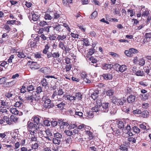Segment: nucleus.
Listing matches in <instances>:
<instances>
[{"instance_id": "35", "label": "nucleus", "mask_w": 151, "mask_h": 151, "mask_svg": "<svg viewBox=\"0 0 151 151\" xmlns=\"http://www.w3.org/2000/svg\"><path fill=\"white\" fill-rule=\"evenodd\" d=\"M132 130L136 133H139L140 132V129L136 126H134L132 127Z\"/></svg>"}, {"instance_id": "48", "label": "nucleus", "mask_w": 151, "mask_h": 151, "mask_svg": "<svg viewBox=\"0 0 151 151\" xmlns=\"http://www.w3.org/2000/svg\"><path fill=\"white\" fill-rule=\"evenodd\" d=\"M129 49L131 53L133 55V54L137 53L138 52V51L137 50L133 48H130Z\"/></svg>"}, {"instance_id": "10", "label": "nucleus", "mask_w": 151, "mask_h": 151, "mask_svg": "<svg viewBox=\"0 0 151 151\" xmlns=\"http://www.w3.org/2000/svg\"><path fill=\"white\" fill-rule=\"evenodd\" d=\"M14 92L13 91H9L8 92L5 93V96L7 98H9L11 97H12L13 96L14 97L15 96Z\"/></svg>"}, {"instance_id": "50", "label": "nucleus", "mask_w": 151, "mask_h": 151, "mask_svg": "<svg viewBox=\"0 0 151 151\" xmlns=\"http://www.w3.org/2000/svg\"><path fill=\"white\" fill-rule=\"evenodd\" d=\"M59 47L61 48L62 49L64 50V47L65 46H64V44L63 43V42L60 41L59 42Z\"/></svg>"}, {"instance_id": "27", "label": "nucleus", "mask_w": 151, "mask_h": 151, "mask_svg": "<svg viewBox=\"0 0 151 151\" xmlns=\"http://www.w3.org/2000/svg\"><path fill=\"white\" fill-rule=\"evenodd\" d=\"M117 125L118 127L120 129L122 128L124 126V123L122 121H119L118 122Z\"/></svg>"}, {"instance_id": "12", "label": "nucleus", "mask_w": 151, "mask_h": 151, "mask_svg": "<svg viewBox=\"0 0 151 151\" xmlns=\"http://www.w3.org/2000/svg\"><path fill=\"white\" fill-rule=\"evenodd\" d=\"M99 93V91L98 90L94 91L92 93L91 97L93 99L95 100L98 96Z\"/></svg>"}, {"instance_id": "64", "label": "nucleus", "mask_w": 151, "mask_h": 151, "mask_svg": "<svg viewBox=\"0 0 151 151\" xmlns=\"http://www.w3.org/2000/svg\"><path fill=\"white\" fill-rule=\"evenodd\" d=\"M8 63L6 61H4L1 64H0V65L1 66L3 67H7V65Z\"/></svg>"}, {"instance_id": "25", "label": "nucleus", "mask_w": 151, "mask_h": 151, "mask_svg": "<svg viewBox=\"0 0 151 151\" xmlns=\"http://www.w3.org/2000/svg\"><path fill=\"white\" fill-rule=\"evenodd\" d=\"M52 57L54 58H58L60 56V54L58 52H52Z\"/></svg>"}, {"instance_id": "49", "label": "nucleus", "mask_w": 151, "mask_h": 151, "mask_svg": "<svg viewBox=\"0 0 151 151\" xmlns=\"http://www.w3.org/2000/svg\"><path fill=\"white\" fill-rule=\"evenodd\" d=\"M145 64V61L143 59L139 60V65L141 66Z\"/></svg>"}, {"instance_id": "52", "label": "nucleus", "mask_w": 151, "mask_h": 151, "mask_svg": "<svg viewBox=\"0 0 151 151\" xmlns=\"http://www.w3.org/2000/svg\"><path fill=\"white\" fill-rule=\"evenodd\" d=\"M118 99H117L115 97H113L111 99V102L115 104H116L117 101V100Z\"/></svg>"}, {"instance_id": "1", "label": "nucleus", "mask_w": 151, "mask_h": 151, "mask_svg": "<svg viewBox=\"0 0 151 151\" xmlns=\"http://www.w3.org/2000/svg\"><path fill=\"white\" fill-rule=\"evenodd\" d=\"M109 103H103L100 107V111L103 112H107L109 110Z\"/></svg>"}, {"instance_id": "53", "label": "nucleus", "mask_w": 151, "mask_h": 151, "mask_svg": "<svg viewBox=\"0 0 151 151\" xmlns=\"http://www.w3.org/2000/svg\"><path fill=\"white\" fill-rule=\"evenodd\" d=\"M72 65L71 64L68 65H66L65 67L66 71L68 72L70 70L71 68H72Z\"/></svg>"}, {"instance_id": "22", "label": "nucleus", "mask_w": 151, "mask_h": 151, "mask_svg": "<svg viewBox=\"0 0 151 151\" xmlns=\"http://www.w3.org/2000/svg\"><path fill=\"white\" fill-rule=\"evenodd\" d=\"M10 119L12 122H17L18 119L16 116L12 115L10 116Z\"/></svg>"}, {"instance_id": "5", "label": "nucleus", "mask_w": 151, "mask_h": 151, "mask_svg": "<svg viewBox=\"0 0 151 151\" xmlns=\"http://www.w3.org/2000/svg\"><path fill=\"white\" fill-rule=\"evenodd\" d=\"M63 98L65 99H66L67 100H69L70 101H74V96L68 94L67 93H65L64 95L63 96Z\"/></svg>"}, {"instance_id": "4", "label": "nucleus", "mask_w": 151, "mask_h": 151, "mask_svg": "<svg viewBox=\"0 0 151 151\" xmlns=\"http://www.w3.org/2000/svg\"><path fill=\"white\" fill-rule=\"evenodd\" d=\"M28 127L29 129L34 128L37 130H38L39 129V127L36 124H34L33 122L29 121L28 122Z\"/></svg>"}, {"instance_id": "58", "label": "nucleus", "mask_w": 151, "mask_h": 151, "mask_svg": "<svg viewBox=\"0 0 151 151\" xmlns=\"http://www.w3.org/2000/svg\"><path fill=\"white\" fill-rule=\"evenodd\" d=\"M22 104V103L21 101H19L18 102H16L15 104V106L16 107H20L21 104Z\"/></svg>"}, {"instance_id": "38", "label": "nucleus", "mask_w": 151, "mask_h": 151, "mask_svg": "<svg viewBox=\"0 0 151 151\" xmlns=\"http://www.w3.org/2000/svg\"><path fill=\"white\" fill-rule=\"evenodd\" d=\"M44 125L46 126H50V125L51 123L50 120H45L43 122Z\"/></svg>"}, {"instance_id": "8", "label": "nucleus", "mask_w": 151, "mask_h": 151, "mask_svg": "<svg viewBox=\"0 0 151 151\" xmlns=\"http://www.w3.org/2000/svg\"><path fill=\"white\" fill-rule=\"evenodd\" d=\"M126 101V99L124 97L122 99H118L116 104L118 106H122Z\"/></svg>"}, {"instance_id": "7", "label": "nucleus", "mask_w": 151, "mask_h": 151, "mask_svg": "<svg viewBox=\"0 0 151 151\" xmlns=\"http://www.w3.org/2000/svg\"><path fill=\"white\" fill-rule=\"evenodd\" d=\"M135 99V96L132 94L127 97V100L128 103H132L134 102Z\"/></svg>"}, {"instance_id": "3", "label": "nucleus", "mask_w": 151, "mask_h": 151, "mask_svg": "<svg viewBox=\"0 0 151 151\" xmlns=\"http://www.w3.org/2000/svg\"><path fill=\"white\" fill-rule=\"evenodd\" d=\"M54 30L59 32L63 30V25L58 24L53 27Z\"/></svg>"}, {"instance_id": "21", "label": "nucleus", "mask_w": 151, "mask_h": 151, "mask_svg": "<svg viewBox=\"0 0 151 151\" xmlns=\"http://www.w3.org/2000/svg\"><path fill=\"white\" fill-rule=\"evenodd\" d=\"M66 35H58L57 39L59 41L60 40H63L66 38Z\"/></svg>"}, {"instance_id": "62", "label": "nucleus", "mask_w": 151, "mask_h": 151, "mask_svg": "<svg viewBox=\"0 0 151 151\" xmlns=\"http://www.w3.org/2000/svg\"><path fill=\"white\" fill-rule=\"evenodd\" d=\"M145 37L146 38H151V33H145Z\"/></svg>"}, {"instance_id": "55", "label": "nucleus", "mask_w": 151, "mask_h": 151, "mask_svg": "<svg viewBox=\"0 0 151 151\" xmlns=\"http://www.w3.org/2000/svg\"><path fill=\"white\" fill-rule=\"evenodd\" d=\"M4 28L7 31V32H9L10 30V28L8 25H5Z\"/></svg>"}, {"instance_id": "17", "label": "nucleus", "mask_w": 151, "mask_h": 151, "mask_svg": "<svg viewBox=\"0 0 151 151\" xmlns=\"http://www.w3.org/2000/svg\"><path fill=\"white\" fill-rule=\"evenodd\" d=\"M59 123L60 125V128H61L62 126H68L69 125L68 123L67 122H64L62 120H59ZM62 127L63 128V127Z\"/></svg>"}, {"instance_id": "23", "label": "nucleus", "mask_w": 151, "mask_h": 151, "mask_svg": "<svg viewBox=\"0 0 151 151\" xmlns=\"http://www.w3.org/2000/svg\"><path fill=\"white\" fill-rule=\"evenodd\" d=\"M17 53L18 56L20 58H24L26 56L25 54L23 52H18Z\"/></svg>"}, {"instance_id": "9", "label": "nucleus", "mask_w": 151, "mask_h": 151, "mask_svg": "<svg viewBox=\"0 0 151 151\" xmlns=\"http://www.w3.org/2000/svg\"><path fill=\"white\" fill-rule=\"evenodd\" d=\"M32 119H33V121L34 122L36 123V124L37 126L39 124H41V122H40V119L37 116H35L32 118Z\"/></svg>"}, {"instance_id": "47", "label": "nucleus", "mask_w": 151, "mask_h": 151, "mask_svg": "<svg viewBox=\"0 0 151 151\" xmlns=\"http://www.w3.org/2000/svg\"><path fill=\"white\" fill-rule=\"evenodd\" d=\"M81 78L83 79L84 80L87 78V76L85 72H83L81 74Z\"/></svg>"}, {"instance_id": "51", "label": "nucleus", "mask_w": 151, "mask_h": 151, "mask_svg": "<svg viewBox=\"0 0 151 151\" xmlns=\"http://www.w3.org/2000/svg\"><path fill=\"white\" fill-rule=\"evenodd\" d=\"M71 129V131H72V134H73V135H74L76 134H78V131L76 129Z\"/></svg>"}, {"instance_id": "18", "label": "nucleus", "mask_w": 151, "mask_h": 151, "mask_svg": "<svg viewBox=\"0 0 151 151\" xmlns=\"http://www.w3.org/2000/svg\"><path fill=\"white\" fill-rule=\"evenodd\" d=\"M111 129L115 133L116 136H118L121 134V132H120L119 130V129L116 128L113 129L112 127H111Z\"/></svg>"}, {"instance_id": "28", "label": "nucleus", "mask_w": 151, "mask_h": 151, "mask_svg": "<svg viewBox=\"0 0 151 151\" xmlns=\"http://www.w3.org/2000/svg\"><path fill=\"white\" fill-rule=\"evenodd\" d=\"M10 111L12 114L16 115L18 114L19 113L17 109L16 108H12L10 109Z\"/></svg>"}, {"instance_id": "36", "label": "nucleus", "mask_w": 151, "mask_h": 151, "mask_svg": "<svg viewBox=\"0 0 151 151\" xmlns=\"http://www.w3.org/2000/svg\"><path fill=\"white\" fill-rule=\"evenodd\" d=\"M64 132L66 134L67 136H70L73 135L72 134V131H71V129H70L69 130H65Z\"/></svg>"}, {"instance_id": "54", "label": "nucleus", "mask_w": 151, "mask_h": 151, "mask_svg": "<svg viewBox=\"0 0 151 151\" xmlns=\"http://www.w3.org/2000/svg\"><path fill=\"white\" fill-rule=\"evenodd\" d=\"M1 105L4 106H9L8 103L7 102L5 101H1Z\"/></svg>"}, {"instance_id": "61", "label": "nucleus", "mask_w": 151, "mask_h": 151, "mask_svg": "<svg viewBox=\"0 0 151 151\" xmlns=\"http://www.w3.org/2000/svg\"><path fill=\"white\" fill-rule=\"evenodd\" d=\"M77 128L78 129H84L85 128V125L83 124H81L78 126H77Z\"/></svg>"}, {"instance_id": "63", "label": "nucleus", "mask_w": 151, "mask_h": 151, "mask_svg": "<svg viewBox=\"0 0 151 151\" xmlns=\"http://www.w3.org/2000/svg\"><path fill=\"white\" fill-rule=\"evenodd\" d=\"M42 91V88L40 86H39L37 88L36 92L37 93H40Z\"/></svg>"}, {"instance_id": "14", "label": "nucleus", "mask_w": 151, "mask_h": 151, "mask_svg": "<svg viewBox=\"0 0 151 151\" xmlns=\"http://www.w3.org/2000/svg\"><path fill=\"white\" fill-rule=\"evenodd\" d=\"M52 12H50L49 14L46 13L45 14V18L46 20H51L52 19Z\"/></svg>"}, {"instance_id": "15", "label": "nucleus", "mask_w": 151, "mask_h": 151, "mask_svg": "<svg viewBox=\"0 0 151 151\" xmlns=\"http://www.w3.org/2000/svg\"><path fill=\"white\" fill-rule=\"evenodd\" d=\"M127 69L126 66L124 65H120V68L117 69L116 68V70L119 71L121 72H123L125 71Z\"/></svg>"}, {"instance_id": "24", "label": "nucleus", "mask_w": 151, "mask_h": 151, "mask_svg": "<svg viewBox=\"0 0 151 151\" xmlns=\"http://www.w3.org/2000/svg\"><path fill=\"white\" fill-rule=\"evenodd\" d=\"M100 107H101L99 106H95L93 108V112H97L99 111H100Z\"/></svg>"}, {"instance_id": "13", "label": "nucleus", "mask_w": 151, "mask_h": 151, "mask_svg": "<svg viewBox=\"0 0 151 151\" xmlns=\"http://www.w3.org/2000/svg\"><path fill=\"white\" fill-rule=\"evenodd\" d=\"M82 95L79 93H77L74 96V100H80L82 99Z\"/></svg>"}, {"instance_id": "29", "label": "nucleus", "mask_w": 151, "mask_h": 151, "mask_svg": "<svg viewBox=\"0 0 151 151\" xmlns=\"http://www.w3.org/2000/svg\"><path fill=\"white\" fill-rule=\"evenodd\" d=\"M54 138L61 139L62 138V135L58 132L54 134Z\"/></svg>"}, {"instance_id": "34", "label": "nucleus", "mask_w": 151, "mask_h": 151, "mask_svg": "<svg viewBox=\"0 0 151 151\" xmlns=\"http://www.w3.org/2000/svg\"><path fill=\"white\" fill-rule=\"evenodd\" d=\"M93 111H89L87 112L86 114L88 117L90 118H93L94 116V114L93 113Z\"/></svg>"}, {"instance_id": "30", "label": "nucleus", "mask_w": 151, "mask_h": 151, "mask_svg": "<svg viewBox=\"0 0 151 151\" xmlns=\"http://www.w3.org/2000/svg\"><path fill=\"white\" fill-rule=\"evenodd\" d=\"M134 73L137 76H142L144 74V72L140 70L136 71Z\"/></svg>"}, {"instance_id": "57", "label": "nucleus", "mask_w": 151, "mask_h": 151, "mask_svg": "<svg viewBox=\"0 0 151 151\" xmlns=\"http://www.w3.org/2000/svg\"><path fill=\"white\" fill-rule=\"evenodd\" d=\"M128 140L129 142H132L133 143H135L136 139L133 137H129L128 138Z\"/></svg>"}, {"instance_id": "37", "label": "nucleus", "mask_w": 151, "mask_h": 151, "mask_svg": "<svg viewBox=\"0 0 151 151\" xmlns=\"http://www.w3.org/2000/svg\"><path fill=\"white\" fill-rule=\"evenodd\" d=\"M114 93V91L113 90L110 89L108 90L106 92V95L109 96H111Z\"/></svg>"}, {"instance_id": "56", "label": "nucleus", "mask_w": 151, "mask_h": 151, "mask_svg": "<svg viewBox=\"0 0 151 151\" xmlns=\"http://www.w3.org/2000/svg\"><path fill=\"white\" fill-rule=\"evenodd\" d=\"M0 111L2 112V113L4 112L7 113V111L5 108L4 107H0Z\"/></svg>"}, {"instance_id": "19", "label": "nucleus", "mask_w": 151, "mask_h": 151, "mask_svg": "<svg viewBox=\"0 0 151 151\" xmlns=\"http://www.w3.org/2000/svg\"><path fill=\"white\" fill-rule=\"evenodd\" d=\"M39 17L37 14L34 13L32 15V19L34 21H36L39 19Z\"/></svg>"}, {"instance_id": "32", "label": "nucleus", "mask_w": 151, "mask_h": 151, "mask_svg": "<svg viewBox=\"0 0 151 151\" xmlns=\"http://www.w3.org/2000/svg\"><path fill=\"white\" fill-rule=\"evenodd\" d=\"M42 84L43 86H47L48 82H47L46 79L45 78H43L41 81Z\"/></svg>"}, {"instance_id": "6", "label": "nucleus", "mask_w": 151, "mask_h": 151, "mask_svg": "<svg viewBox=\"0 0 151 151\" xmlns=\"http://www.w3.org/2000/svg\"><path fill=\"white\" fill-rule=\"evenodd\" d=\"M25 98L26 100L30 103H35L36 102V99L33 95H30L28 96H26L25 97Z\"/></svg>"}, {"instance_id": "59", "label": "nucleus", "mask_w": 151, "mask_h": 151, "mask_svg": "<svg viewBox=\"0 0 151 151\" xmlns=\"http://www.w3.org/2000/svg\"><path fill=\"white\" fill-rule=\"evenodd\" d=\"M47 24V22L45 21L40 22L39 23V25L41 27H43L44 26L46 25Z\"/></svg>"}, {"instance_id": "33", "label": "nucleus", "mask_w": 151, "mask_h": 151, "mask_svg": "<svg viewBox=\"0 0 151 151\" xmlns=\"http://www.w3.org/2000/svg\"><path fill=\"white\" fill-rule=\"evenodd\" d=\"M124 53L128 57H132L133 55L131 53L129 49V50H126L124 52Z\"/></svg>"}, {"instance_id": "39", "label": "nucleus", "mask_w": 151, "mask_h": 151, "mask_svg": "<svg viewBox=\"0 0 151 151\" xmlns=\"http://www.w3.org/2000/svg\"><path fill=\"white\" fill-rule=\"evenodd\" d=\"M149 14V11L147 9H146L145 11L143 12L142 16H147Z\"/></svg>"}, {"instance_id": "44", "label": "nucleus", "mask_w": 151, "mask_h": 151, "mask_svg": "<svg viewBox=\"0 0 151 151\" xmlns=\"http://www.w3.org/2000/svg\"><path fill=\"white\" fill-rule=\"evenodd\" d=\"M82 41L83 42V45L86 46H88L89 41L87 38H83Z\"/></svg>"}, {"instance_id": "45", "label": "nucleus", "mask_w": 151, "mask_h": 151, "mask_svg": "<svg viewBox=\"0 0 151 151\" xmlns=\"http://www.w3.org/2000/svg\"><path fill=\"white\" fill-rule=\"evenodd\" d=\"M27 89L29 92L32 91L34 90V87L32 85H29L27 87Z\"/></svg>"}, {"instance_id": "26", "label": "nucleus", "mask_w": 151, "mask_h": 151, "mask_svg": "<svg viewBox=\"0 0 151 151\" xmlns=\"http://www.w3.org/2000/svg\"><path fill=\"white\" fill-rule=\"evenodd\" d=\"M65 105V103L63 102L62 101L59 103L58 104H57L56 106H57L58 108L62 109L64 107V106Z\"/></svg>"}, {"instance_id": "20", "label": "nucleus", "mask_w": 151, "mask_h": 151, "mask_svg": "<svg viewBox=\"0 0 151 151\" xmlns=\"http://www.w3.org/2000/svg\"><path fill=\"white\" fill-rule=\"evenodd\" d=\"M141 116L144 118L147 117L149 114L148 112L147 111H144L142 112L141 111Z\"/></svg>"}, {"instance_id": "43", "label": "nucleus", "mask_w": 151, "mask_h": 151, "mask_svg": "<svg viewBox=\"0 0 151 151\" xmlns=\"http://www.w3.org/2000/svg\"><path fill=\"white\" fill-rule=\"evenodd\" d=\"M50 123L51 125L53 127H55L58 124V122L54 120L53 119H52V120H50Z\"/></svg>"}, {"instance_id": "60", "label": "nucleus", "mask_w": 151, "mask_h": 151, "mask_svg": "<svg viewBox=\"0 0 151 151\" xmlns=\"http://www.w3.org/2000/svg\"><path fill=\"white\" fill-rule=\"evenodd\" d=\"M109 54L114 57H119V55L118 54L113 52H110Z\"/></svg>"}, {"instance_id": "41", "label": "nucleus", "mask_w": 151, "mask_h": 151, "mask_svg": "<svg viewBox=\"0 0 151 151\" xmlns=\"http://www.w3.org/2000/svg\"><path fill=\"white\" fill-rule=\"evenodd\" d=\"M49 47L48 44H47L45 46V48L43 51V53L44 54H46L48 52L47 50L49 49Z\"/></svg>"}, {"instance_id": "11", "label": "nucleus", "mask_w": 151, "mask_h": 151, "mask_svg": "<svg viewBox=\"0 0 151 151\" xmlns=\"http://www.w3.org/2000/svg\"><path fill=\"white\" fill-rule=\"evenodd\" d=\"M103 76L104 78L106 80H110L112 77V74L110 73L103 74Z\"/></svg>"}, {"instance_id": "16", "label": "nucleus", "mask_w": 151, "mask_h": 151, "mask_svg": "<svg viewBox=\"0 0 151 151\" xmlns=\"http://www.w3.org/2000/svg\"><path fill=\"white\" fill-rule=\"evenodd\" d=\"M113 67V65L110 64H105L103 66L104 69L106 70H110Z\"/></svg>"}, {"instance_id": "42", "label": "nucleus", "mask_w": 151, "mask_h": 151, "mask_svg": "<svg viewBox=\"0 0 151 151\" xmlns=\"http://www.w3.org/2000/svg\"><path fill=\"white\" fill-rule=\"evenodd\" d=\"M64 93V91L62 89L60 88L58 91V96H61L63 95Z\"/></svg>"}, {"instance_id": "46", "label": "nucleus", "mask_w": 151, "mask_h": 151, "mask_svg": "<svg viewBox=\"0 0 151 151\" xmlns=\"http://www.w3.org/2000/svg\"><path fill=\"white\" fill-rule=\"evenodd\" d=\"M38 147V145L37 143H35L32 144L31 146V148L32 149L36 150L37 149Z\"/></svg>"}, {"instance_id": "2", "label": "nucleus", "mask_w": 151, "mask_h": 151, "mask_svg": "<svg viewBox=\"0 0 151 151\" xmlns=\"http://www.w3.org/2000/svg\"><path fill=\"white\" fill-rule=\"evenodd\" d=\"M51 101L50 99H47L45 101L43 104V107L45 108L50 109L55 106L54 104L51 103Z\"/></svg>"}, {"instance_id": "40", "label": "nucleus", "mask_w": 151, "mask_h": 151, "mask_svg": "<svg viewBox=\"0 0 151 151\" xmlns=\"http://www.w3.org/2000/svg\"><path fill=\"white\" fill-rule=\"evenodd\" d=\"M97 12L96 11H95L91 14L90 18V19H94L97 16Z\"/></svg>"}, {"instance_id": "31", "label": "nucleus", "mask_w": 151, "mask_h": 151, "mask_svg": "<svg viewBox=\"0 0 151 151\" xmlns=\"http://www.w3.org/2000/svg\"><path fill=\"white\" fill-rule=\"evenodd\" d=\"M52 142L54 144L59 145L60 142V139H57V138H53L52 139Z\"/></svg>"}]
</instances>
